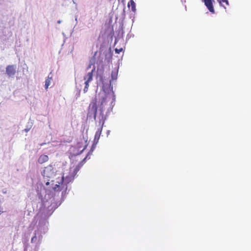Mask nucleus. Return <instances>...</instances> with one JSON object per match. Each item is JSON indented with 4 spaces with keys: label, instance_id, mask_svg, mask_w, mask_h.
<instances>
[{
    "label": "nucleus",
    "instance_id": "nucleus-18",
    "mask_svg": "<svg viewBox=\"0 0 251 251\" xmlns=\"http://www.w3.org/2000/svg\"><path fill=\"white\" fill-rule=\"evenodd\" d=\"M44 144H45V143H43L42 144H41V146H42L43 145H44Z\"/></svg>",
    "mask_w": 251,
    "mask_h": 251
},
{
    "label": "nucleus",
    "instance_id": "nucleus-1",
    "mask_svg": "<svg viewBox=\"0 0 251 251\" xmlns=\"http://www.w3.org/2000/svg\"><path fill=\"white\" fill-rule=\"evenodd\" d=\"M95 70V68L92 70L90 72L87 73L84 77V80H85V87L83 89L84 93H86L88 91L89 87V82H90L93 78V73Z\"/></svg>",
    "mask_w": 251,
    "mask_h": 251
},
{
    "label": "nucleus",
    "instance_id": "nucleus-9",
    "mask_svg": "<svg viewBox=\"0 0 251 251\" xmlns=\"http://www.w3.org/2000/svg\"><path fill=\"white\" fill-rule=\"evenodd\" d=\"M102 130V127L100 126L99 128H98L97 131L96 132L95 135V140L98 141L100 136L101 135V132Z\"/></svg>",
    "mask_w": 251,
    "mask_h": 251
},
{
    "label": "nucleus",
    "instance_id": "nucleus-16",
    "mask_svg": "<svg viewBox=\"0 0 251 251\" xmlns=\"http://www.w3.org/2000/svg\"><path fill=\"white\" fill-rule=\"evenodd\" d=\"M50 183V182L49 181V180H48V181H47L45 183V184H46V186H48V185H49Z\"/></svg>",
    "mask_w": 251,
    "mask_h": 251
},
{
    "label": "nucleus",
    "instance_id": "nucleus-14",
    "mask_svg": "<svg viewBox=\"0 0 251 251\" xmlns=\"http://www.w3.org/2000/svg\"><path fill=\"white\" fill-rule=\"evenodd\" d=\"M36 235H35V236H34L31 238V242H32H32H34V241L35 240H36Z\"/></svg>",
    "mask_w": 251,
    "mask_h": 251
},
{
    "label": "nucleus",
    "instance_id": "nucleus-8",
    "mask_svg": "<svg viewBox=\"0 0 251 251\" xmlns=\"http://www.w3.org/2000/svg\"><path fill=\"white\" fill-rule=\"evenodd\" d=\"M52 80V75L50 74L45 81V87L46 90H47L49 88V86L50 85L51 81Z\"/></svg>",
    "mask_w": 251,
    "mask_h": 251
},
{
    "label": "nucleus",
    "instance_id": "nucleus-15",
    "mask_svg": "<svg viewBox=\"0 0 251 251\" xmlns=\"http://www.w3.org/2000/svg\"><path fill=\"white\" fill-rule=\"evenodd\" d=\"M123 50L122 49H121L120 50L116 49L115 51L117 53H119L122 50Z\"/></svg>",
    "mask_w": 251,
    "mask_h": 251
},
{
    "label": "nucleus",
    "instance_id": "nucleus-4",
    "mask_svg": "<svg viewBox=\"0 0 251 251\" xmlns=\"http://www.w3.org/2000/svg\"><path fill=\"white\" fill-rule=\"evenodd\" d=\"M205 5L206 6L209 11L212 13H214L215 11L213 6V0H202Z\"/></svg>",
    "mask_w": 251,
    "mask_h": 251
},
{
    "label": "nucleus",
    "instance_id": "nucleus-10",
    "mask_svg": "<svg viewBox=\"0 0 251 251\" xmlns=\"http://www.w3.org/2000/svg\"><path fill=\"white\" fill-rule=\"evenodd\" d=\"M127 6L129 8L130 6L131 7V10L133 12H135L136 11V5L135 3L133 1V0H130L127 4Z\"/></svg>",
    "mask_w": 251,
    "mask_h": 251
},
{
    "label": "nucleus",
    "instance_id": "nucleus-2",
    "mask_svg": "<svg viewBox=\"0 0 251 251\" xmlns=\"http://www.w3.org/2000/svg\"><path fill=\"white\" fill-rule=\"evenodd\" d=\"M97 105L96 102H91L89 106L87 116L93 117L95 119L96 117L97 113Z\"/></svg>",
    "mask_w": 251,
    "mask_h": 251
},
{
    "label": "nucleus",
    "instance_id": "nucleus-6",
    "mask_svg": "<svg viewBox=\"0 0 251 251\" xmlns=\"http://www.w3.org/2000/svg\"><path fill=\"white\" fill-rule=\"evenodd\" d=\"M63 180H64V176H62L61 178L60 179V181H57L58 184H56L54 185V186L52 187V189L54 191H60L62 189V186L63 185Z\"/></svg>",
    "mask_w": 251,
    "mask_h": 251
},
{
    "label": "nucleus",
    "instance_id": "nucleus-7",
    "mask_svg": "<svg viewBox=\"0 0 251 251\" xmlns=\"http://www.w3.org/2000/svg\"><path fill=\"white\" fill-rule=\"evenodd\" d=\"M49 159V156L47 155L42 154L38 158V162L40 164H42L48 161Z\"/></svg>",
    "mask_w": 251,
    "mask_h": 251
},
{
    "label": "nucleus",
    "instance_id": "nucleus-11",
    "mask_svg": "<svg viewBox=\"0 0 251 251\" xmlns=\"http://www.w3.org/2000/svg\"><path fill=\"white\" fill-rule=\"evenodd\" d=\"M217 0L218 1V2L220 3V4L222 6H223V7H225V8H226V6H225L224 4L222 3V2L225 3L226 5H228L229 4L228 1L227 0Z\"/></svg>",
    "mask_w": 251,
    "mask_h": 251
},
{
    "label": "nucleus",
    "instance_id": "nucleus-17",
    "mask_svg": "<svg viewBox=\"0 0 251 251\" xmlns=\"http://www.w3.org/2000/svg\"><path fill=\"white\" fill-rule=\"evenodd\" d=\"M91 65H89V67H88V68H91Z\"/></svg>",
    "mask_w": 251,
    "mask_h": 251
},
{
    "label": "nucleus",
    "instance_id": "nucleus-13",
    "mask_svg": "<svg viewBox=\"0 0 251 251\" xmlns=\"http://www.w3.org/2000/svg\"><path fill=\"white\" fill-rule=\"evenodd\" d=\"M107 100L106 98H103L101 102V106L102 107L104 104H105V102Z\"/></svg>",
    "mask_w": 251,
    "mask_h": 251
},
{
    "label": "nucleus",
    "instance_id": "nucleus-5",
    "mask_svg": "<svg viewBox=\"0 0 251 251\" xmlns=\"http://www.w3.org/2000/svg\"><path fill=\"white\" fill-rule=\"evenodd\" d=\"M6 72L9 76H14L16 73V68L14 65H8L6 68Z\"/></svg>",
    "mask_w": 251,
    "mask_h": 251
},
{
    "label": "nucleus",
    "instance_id": "nucleus-12",
    "mask_svg": "<svg viewBox=\"0 0 251 251\" xmlns=\"http://www.w3.org/2000/svg\"><path fill=\"white\" fill-rule=\"evenodd\" d=\"M117 72H113L112 71V74H111V77L112 80H115L117 79Z\"/></svg>",
    "mask_w": 251,
    "mask_h": 251
},
{
    "label": "nucleus",
    "instance_id": "nucleus-3",
    "mask_svg": "<svg viewBox=\"0 0 251 251\" xmlns=\"http://www.w3.org/2000/svg\"><path fill=\"white\" fill-rule=\"evenodd\" d=\"M42 175L44 178H51L54 175V171L52 165H50L45 167L42 173Z\"/></svg>",
    "mask_w": 251,
    "mask_h": 251
}]
</instances>
